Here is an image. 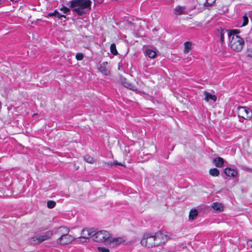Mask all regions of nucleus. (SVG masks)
Instances as JSON below:
<instances>
[{
  "instance_id": "2eb2a0df",
  "label": "nucleus",
  "mask_w": 252,
  "mask_h": 252,
  "mask_svg": "<svg viewBox=\"0 0 252 252\" xmlns=\"http://www.w3.org/2000/svg\"><path fill=\"white\" fill-rule=\"evenodd\" d=\"M213 162L217 167H221L223 164L224 160L222 158L218 157L214 159Z\"/></svg>"
},
{
  "instance_id": "39448f33",
  "label": "nucleus",
  "mask_w": 252,
  "mask_h": 252,
  "mask_svg": "<svg viewBox=\"0 0 252 252\" xmlns=\"http://www.w3.org/2000/svg\"><path fill=\"white\" fill-rule=\"evenodd\" d=\"M238 116L245 119H250L252 118V111L245 106H239L237 109Z\"/></svg>"
},
{
  "instance_id": "423d86ee",
  "label": "nucleus",
  "mask_w": 252,
  "mask_h": 252,
  "mask_svg": "<svg viewBox=\"0 0 252 252\" xmlns=\"http://www.w3.org/2000/svg\"><path fill=\"white\" fill-rule=\"evenodd\" d=\"M52 235V232L50 231H48L39 236H36L32 237L30 240V242L33 244H36L40 243L50 238Z\"/></svg>"
},
{
  "instance_id": "2f4dec72",
  "label": "nucleus",
  "mask_w": 252,
  "mask_h": 252,
  "mask_svg": "<svg viewBox=\"0 0 252 252\" xmlns=\"http://www.w3.org/2000/svg\"><path fill=\"white\" fill-rule=\"evenodd\" d=\"M97 249L99 252H110L109 249L104 247H99Z\"/></svg>"
},
{
  "instance_id": "9b49d317",
  "label": "nucleus",
  "mask_w": 252,
  "mask_h": 252,
  "mask_svg": "<svg viewBox=\"0 0 252 252\" xmlns=\"http://www.w3.org/2000/svg\"><path fill=\"white\" fill-rule=\"evenodd\" d=\"M174 13L176 15H181L187 14L186 8L185 6H181L180 5L177 6L174 8Z\"/></svg>"
},
{
  "instance_id": "4468645a",
  "label": "nucleus",
  "mask_w": 252,
  "mask_h": 252,
  "mask_svg": "<svg viewBox=\"0 0 252 252\" xmlns=\"http://www.w3.org/2000/svg\"><path fill=\"white\" fill-rule=\"evenodd\" d=\"M121 83L125 87L130 90H134L136 88L135 86L129 83L126 78H121Z\"/></svg>"
},
{
  "instance_id": "9d476101",
  "label": "nucleus",
  "mask_w": 252,
  "mask_h": 252,
  "mask_svg": "<svg viewBox=\"0 0 252 252\" xmlns=\"http://www.w3.org/2000/svg\"><path fill=\"white\" fill-rule=\"evenodd\" d=\"M69 229L68 228H67L66 226H62L61 227H59L57 229V230L55 231V233L57 234L58 236H62L64 235L67 234V233H69Z\"/></svg>"
},
{
  "instance_id": "412c9836",
  "label": "nucleus",
  "mask_w": 252,
  "mask_h": 252,
  "mask_svg": "<svg viewBox=\"0 0 252 252\" xmlns=\"http://www.w3.org/2000/svg\"><path fill=\"white\" fill-rule=\"evenodd\" d=\"M198 215V212L196 209H192L189 214V219L190 220H194Z\"/></svg>"
},
{
  "instance_id": "c85d7f7f",
  "label": "nucleus",
  "mask_w": 252,
  "mask_h": 252,
  "mask_svg": "<svg viewBox=\"0 0 252 252\" xmlns=\"http://www.w3.org/2000/svg\"><path fill=\"white\" fill-rule=\"evenodd\" d=\"M47 205L49 208L52 209L55 206L56 202L54 201L49 200L47 202Z\"/></svg>"
},
{
  "instance_id": "a211bd4d",
  "label": "nucleus",
  "mask_w": 252,
  "mask_h": 252,
  "mask_svg": "<svg viewBox=\"0 0 252 252\" xmlns=\"http://www.w3.org/2000/svg\"><path fill=\"white\" fill-rule=\"evenodd\" d=\"M212 208L218 211H221L223 210V206L221 203L215 202L212 204Z\"/></svg>"
},
{
  "instance_id": "bb28decb",
  "label": "nucleus",
  "mask_w": 252,
  "mask_h": 252,
  "mask_svg": "<svg viewBox=\"0 0 252 252\" xmlns=\"http://www.w3.org/2000/svg\"><path fill=\"white\" fill-rule=\"evenodd\" d=\"M243 22L241 27H244L248 24L249 18H248V16L247 15V14H245L243 16Z\"/></svg>"
},
{
  "instance_id": "4be33fe9",
  "label": "nucleus",
  "mask_w": 252,
  "mask_h": 252,
  "mask_svg": "<svg viewBox=\"0 0 252 252\" xmlns=\"http://www.w3.org/2000/svg\"><path fill=\"white\" fill-rule=\"evenodd\" d=\"M240 33V31L239 30H232L228 32V35L229 38H231L232 36H238V34Z\"/></svg>"
},
{
  "instance_id": "0eeeda50",
  "label": "nucleus",
  "mask_w": 252,
  "mask_h": 252,
  "mask_svg": "<svg viewBox=\"0 0 252 252\" xmlns=\"http://www.w3.org/2000/svg\"><path fill=\"white\" fill-rule=\"evenodd\" d=\"M74 239L73 236L67 233V234L59 237L57 240V243L60 245H67L71 243Z\"/></svg>"
},
{
  "instance_id": "f8f14e48",
  "label": "nucleus",
  "mask_w": 252,
  "mask_h": 252,
  "mask_svg": "<svg viewBox=\"0 0 252 252\" xmlns=\"http://www.w3.org/2000/svg\"><path fill=\"white\" fill-rule=\"evenodd\" d=\"M204 94L205 95L204 100L206 101H209L210 100H212L213 102H215L217 100V96L215 95L211 94L205 91L204 92Z\"/></svg>"
},
{
  "instance_id": "f704fd0d",
  "label": "nucleus",
  "mask_w": 252,
  "mask_h": 252,
  "mask_svg": "<svg viewBox=\"0 0 252 252\" xmlns=\"http://www.w3.org/2000/svg\"><path fill=\"white\" fill-rule=\"evenodd\" d=\"M248 245L252 248V240H249L247 242Z\"/></svg>"
},
{
  "instance_id": "ddd939ff",
  "label": "nucleus",
  "mask_w": 252,
  "mask_h": 252,
  "mask_svg": "<svg viewBox=\"0 0 252 252\" xmlns=\"http://www.w3.org/2000/svg\"><path fill=\"white\" fill-rule=\"evenodd\" d=\"M226 175L229 177H235L237 175V172L234 169L230 168H226L224 171Z\"/></svg>"
},
{
  "instance_id": "7c9ffc66",
  "label": "nucleus",
  "mask_w": 252,
  "mask_h": 252,
  "mask_svg": "<svg viewBox=\"0 0 252 252\" xmlns=\"http://www.w3.org/2000/svg\"><path fill=\"white\" fill-rule=\"evenodd\" d=\"M60 9L61 11H63L64 14H66L70 11V9L64 6H63Z\"/></svg>"
},
{
  "instance_id": "1a4fd4ad",
  "label": "nucleus",
  "mask_w": 252,
  "mask_h": 252,
  "mask_svg": "<svg viewBox=\"0 0 252 252\" xmlns=\"http://www.w3.org/2000/svg\"><path fill=\"white\" fill-rule=\"evenodd\" d=\"M155 234L156 243H158L157 246H158L162 243H165L168 240L167 236L164 235L160 231L158 232Z\"/></svg>"
},
{
  "instance_id": "a878e982",
  "label": "nucleus",
  "mask_w": 252,
  "mask_h": 252,
  "mask_svg": "<svg viewBox=\"0 0 252 252\" xmlns=\"http://www.w3.org/2000/svg\"><path fill=\"white\" fill-rule=\"evenodd\" d=\"M185 45V49L184 52L185 53H189L191 49V44L189 42H186L184 44Z\"/></svg>"
},
{
  "instance_id": "6e6552de",
  "label": "nucleus",
  "mask_w": 252,
  "mask_h": 252,
  "mask_svg": "<svg viewBox=\"0 0 252 252\" xmlns=\"http://www.w3.org/2000/svg\"><path fill=\"white\" fill-rule=\"evenodd\" d=\"M94 232V228H86L82 230L81 233V237H79L78 239H84V241L90 237H93V233Z\"/></svg>"
},
{
  "instance_id": "7ed1b4c3",
  "label": "nucleus",
  "mask_w": 252,
  "mask_h": 252,
  "mask_svg": "<svg viewBox=\"0 0 252 252\" xmlns=\"http://www.w3.org/2000/svg\"><path fill=\"white\" fill-rule=\"evenodd\" d=\"M230 40V47L231 48L236 51H241L244 45V40L242 38L239 36H235L231 37Z\"/></svg>"
},
{
  "instance_id": "aec40b11",
  "label": "nucleus",
  "mask_w": 252,
  "mask_h": 252,
  "mask_svg": "<svg viewBox=\"0 0 252 252\" xmlns=\"http://www.w3.org/2000/svg\"><path fill=\"white\" fill-rule=\"evenodd\" d=\"M99 70L101 73L107 76L110 74V71L104 66L100 65L99 67Z\"/></svg>"
},
{
  "instance_id": "f03ea898",
  "label": "nucleus",
  "mask_w": 252,
  "mask_h": 252,
  "mask_svg": "<svg viewBox=\"0 0 252 252\" xmlns=\"http://www.w3.org/2000/svg\"><path fill=\"white\" fill-rule=\"evenodd\" d=\"M141 244L142 246L148 247L157 246L158 243L156 241L155 234L150 233L144 234L141 240Z\"/></svg>"
},
{
  "instance_id": "cd10ccee",
  "label": "nucleus",
  "mask_w": 252,
  "mask_h": 252,
  "mask_svg": "<svg viewBox=\"0 0 252 252\" xmlns=\"http://www.w3.org/2000/svg\"><path fill=\"white\" fill-rule=\"evenodd\" d=\"M84 159L86 162L89 163H92L94 161V158L89 155L85 156L84 157Z\"/></svg>"
},
{
  "instance_id": "f257e3e1",
  "label": "nucleus",
  "mask_w": 252,
  "mask_h": 252,
  "mask_svg": "<svg viewBox=\"0 0 252 252\" xmlns=\"http://www.w3.org/2000/svg\"><path fill=\"white\" fill-rule=\"evenodd\" d=\"M92 1L90 0H72L69 2V6L73 8V11L79 16L86 13V9H91Z\"/></svg>"
},
{
  "instance_id": "c756f323",
  "label": "nucleus",
  "mask_w": 252,
  "mask_h": 252,
  "mask_svg": "<svg viewBox=\"0 0 252 252\" xmlns=\"http://www.w3.org/2000/svg\"><path fill=\"white\" fill-rule=\"evenodd\" d=\"M246 55L247 57L252 58V48H248L246 53Z\"/></svg>"
},
{
  "instance_id": "20e7f679",
  "label": "nucleus",
  "mask_w": 252,
  "mask_h": 252,
  "mask_svg": "<svg viewBox=\"0 0 252 252\" xmlns=\"http://www.w3.org/2000/svg\"><path fill=\"white\" fill-rule=\"evenodd\" d=\"M110 237V234L106 230H100L93 233V239L97 242H103L107 241Z\"/></svg>"
},
{
  "instance_id": "72a5a7b5",
  "label": "nucleus",
  "mask_w": 252,
  "mask_h": 252,
  "mask_svg": "<svg viewBox=\"0 0 252 252\" xmlns=\"http://www.w3.org/2000/svg\"><path fill=\"white\" fill-rule=\"evenodd\" d=\"M108 165H110V166H112V165H121V166H122L123 164L121 163H119L118 162V161H114V162H111L110 163H108Z\"/></svg>"
},
{
  "instance_id": "f3484780",
  "label": "nucleus",
  "mask_w": 252,
  "mask_h": 252,
  "mask_svg": "<svg viewBox=\"0 0 252 252\" xmlns=\"http://www.w3.org/2000/svg\"><path fill=\"white\" fill-rule=\"evenodd\" d=\"M110 244H113V245H118L125 242V240L122 238H113L109 240Z\"/></svg>"
},
{
  "instance_id": "393cba45",
  "label": "nucleus",
  "mask_w": 252,
  "mask_h": 252,
  "mask_svg": "<svg viewBox=\"0 0 252 252\" xmlns=\"http://www.w3.org/2000/svg\"><path fill=\"white\" fill-rule=\"evenodd\" d=\"M110 52L114 55H117L118 54V52L116 49V45L115 43H112L110 46Z\"/></svg>"
},
{
  "instance_id": "5701e85b",
  "label": "nucleus",
  "mask_w": 252,
  "mask_h": 252,
  "mask_svg": "<svg viewBox=\"0 0 252 252\" xmlns=\"http://www.w3.org/2000/svg\"><path fill=\"white\" fill-rule=\"evenodd\" d=\"M209 173L212 176L217 177L219 175L220 171L218 169L214 168L210 169Z\"/></svg>"
},
{
  "instance_id": "dca6fc26",
  "label": "nucleus",
  "mask_w": 252,
  "mask_h": 252,
  "mask_svg": "<svg viewBox=\"0 0 252 252\" xmlns=\"http://www.w3.org/2000/svg\"><path fill=\"white\" fill-rule=\"evenodd\" d=\"M145 54L150 58H155L157 55L156 52L150 49H147L145 50Z\"/></svg>"
},
{
  "instance_id": "b1692460",
  "label": "nucleus",
  "mask_w": 252,
  "mask_h": 252,
  "mask_svg": "<svg viewBox=\"0 0 252 252\" xmlns=\"http://www.w3.org/2000/svg\"><path fill=\"white\" fill-rule=\"evenodd\" d=\"M50 16H54L59 19H61L62 17L65 18L66 16L64 15H63L60 13L59 12H58L57 10H55L54 12L50 13Z\"/></svg>"
},
{
  "instance_id": "6ab92c4d",
  "label": "nucleus",
  "mask_w": 252,
  "mask_h": 252,
  "mask_svg": "<svg viewBox=\"0 0 252 252\" xmlns=\"http://www.w3.org/2000/svg\"><path fill=\"white\" fill-rule=\"evenodd\" d=\"M227 32V30L221 28L218 30V32L219 33V36L220 37V41L221 43H223L224 42V35Z\"/></svg>"
},
{
  "instance_id": "c9c22d12",
  "label": "nucleus",
  "mask_w": 252,
  "mask_h": 252,
  "mask_svg": "<svg viewBox=\"0 0 252 252\" xmlns=\"http://www.w3.org/2000/svg\"><path fill=\"white\" fill-rule=\"evenodd\" d=\"M107 64H108V63L107 62H103L102 64H101V65L105 66L106 65H107Z\"/></svg>"
},
{
  "instance_id": "e433bc0d",
  "label": "nucleus",
  "mask_w": 252,
  "mask_h": 252,
  "mask_svg": "<svg viewBox=\"0 0 252 252\" xmlns=\"http://www.w3.org/2000/svg\"><path fill=\"white\" fill-rule=\"evenodd\" d=\"M215 1V0L214 1V2Z\"/></svg>"
},
{
  "instance_id": "473e14b6",
  "label": "nucleus",
  "mask_w": 252,
  "mask_h": 252,
  "mask_svg": "<svg viewBox=\"0 0 252 252\" xmlns=\"http://www.w3.org/2000/svg\"><path fill=\"white\" fill-rule=\"evenodd\" d=\"M83 54L82 53H77L76 55V58L78 61H81L83 60Z\"/></svg>"
}]
</instances>
